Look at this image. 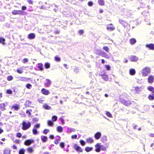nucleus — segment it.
<instances>
[{"label":"nucleus","mask_w":154,"mask_h":154,"mask_svg":"<svg viewBox=\"0 0 154 154\" xmlns=\"http://www.w3.org/2000/svg\"><path fill=\"white\" fill-rule=\"evenodd\" d=\"M101 55L102 56L106 58H109V56L105 52L103 51L102 52V53L101 54Z\"/></svg>","instance_id":"25"},{"label":"nucleus","mask_w":154,"mask_h":154,"mask_svg":"<svg viewBox=\"0 0 154 154\" xmlns=\"http://www.w3.org/2000/svg\"><path fill=\"white\" fill-rule=\"evenodd\" d=\"M34 140H26L24 142V144L26 146H29L32 143H33Z\"/></svg>","instance_id":"8"},{"label":"nucleus","mask_w":154,"mask_h":154,"mask_svg":"<svg viewBox=\"0 0 154 154\" xmlns=\"http://www.w3.org/2000/svg\"><path fill=\"white\" fill-rule=\"evenodd\" d=\"M32 132L33 134H36L38 133V131L36 129L34 128L32 130Z\"/></svg>","instance_id":"48"},{"label":"nucleus","mask_w":154,"mask_h":154,"mask_svg":"<svg viewBox=\"0 0 154 154\" xmlns=\"http://www.w3.org/2000/svg\"><path fill=\"white\" fill-rule=\"evenodd\" d=\"M102 51H101L100 50L97 49L94 52L96 54H101L102 53Z\"/></svg>","instance_id":"36"},{"label":"nucleus","mask_w":154,"mask_h":154,"mask_svg":"<svg viewBox=\"0 0 154 154\" xmlns=\"http://www.w3.org/2000/svg\"><path fill=\"white\" fill-rule=\"evenodd\" d=\"M93 149V148L92 147H87L85 148V150L87 152H88Z\"/></svg>","instance_id":"29"},{"label":"nucleus","mask_w":154,"mask_h":154,"mask_svg":"<svg viewBox=\"0 0 154 154\" xmlns=\"http://www.w3.org/2000/svg\"><path fill=\"white\" fill-rule=\"evenodd\" d=\"M40 125L39 124H37L34 126V127L36 128H39L40 127Z\"/></svg>","instance_id":"62"},{"label":"nucleus","mask_w":154,"mask_h":154,"mask_svg":"<svg viewBox=\"0 0 154 154\" xmlns=\"http://www.w3.org/2000/svg\"><path fill=\"white\" fill-rule=\"evenodd\" d=\"M87 142L89 143H92L94 142L93 139L91 137H89L86 139V140Z\"/></svg>","instance_id":"23"},{"label":"nucleus","mask_w":154,"mask_h":154,"mask_svg":"<svg viewBox=\"0 0 154 154\" xmlns=\"http://www.w3.org/2000/svg\"><path fill=\"white\" fill-rule=\"evenodd\" d=\"M149 136L151 137H154V134H149Z\"/></svg>","instance_id":"64"},{"label":"nucleus","mask_w":154,"mask_h":154,"mask_svg":"<svg viewBox=\"0 0 154 154\" xmlns=\"http://www.w3.org/2000/svg\"><path fill=\"white\" fill-rule=\"evenodd\" d=\"M146 47L149 48L150 50H154V44L151 43L147 44L146 45Z\"/></svg>","instance_id":"10"},{"label":"nucleus","mask_w":154,"mask_h":154,"mask_svg":"<svg viewBox=\"0 0 154 154\" xmlns=\"http://www.w3.org/2000/svg\"><path fill=\"white\" fill-rule=\"evenodd\" d=\"M136 73V71L134 69H131L129 70V74L132 75H134Z\"/></svg>","instance_id":"19"},{"label":"nucleus","mask_w":154,"mask_h":154,"mask_svg":"<svg viewBox=\"0 0 154 154\" xmlns=\"http://www.w3.org/2000/svg\"><path fill=\"white\" fill-rule=\"evenodd\" d=\"M78 32L80 35H82L84 33V31L83 30H80Z\"/></svg>","instance_id":"51"},{"label":"nucleus","mask_w":154,"mask_h":154,"mask_svg":"<svg viewBox=\"0 0 154 154\" xmlns=\"http://www.w3.org/2000/svg\"><path fill=\"white\" fill-rule=\"evenodd\" d=\"M11 109H14V110H18L19 109V106L17 104H14L12 106Z\"/></svg>","instance_id":"18"},{"label":"nucleus","mask_w":154,"mask_h":154,"mask_svg":"<svg viewBox=\"0 0 154 154\" xmlns=\"http://www.w3.org/2000/svg\"><path fill=\"white\" fill-rule=\"evenodd\" d=\"M27 88L30 89L32 88V85L30 84H27L26 86Z\"/></svg>","instance_id":"45"},{"label":"nucleus","mask_w":154,"mask_h":154,"mask_svg":"<svg viewBox=\"0 0 154 154\" xmlns=\"http://www.w3.org/2000/svg\"><path fill=\"white\" fill-rule=\"evenodd\" d=\"M88 5L89 6H91L93 5V2H89L88 3Z\"/></svg>","instance_id":"61"},{"label":"nucleus","mask_w":154,"mask_h":154,"mask_svg":"<svg viewBox=\"0 0 154 154\" xmlns=\"http://www.w3.org/2000/svg\"><path fill=\"white\" fill-rule=\"evenodd\" d=\"M132 90L135 93L137 94L140 93L141 91V87H133L132 88Z\"/></svg>","instance_id":"3"},{"label":"nucleus","mask_w":154,"mask_h":154,"mask_svg":"<svg viewBox=\"0 0 154 154\" xmlns=\"http://www.w3.org/2000/svg\"><path fill=\"white\" fill-rule=\"evenodd\" d=\"M5 38H0V42L1 43H2L3 44H5Z\"/></svg>","instance_id":"37"},{"label":"nucleus","mask_w":154,"mask_h":154,"mask_svg":"<svg viewBox=\"0 0 154 154\" xmlns=\"http://www.w3.org/2000/svg\"><path fill=\"white\" fill-rule=\"evenodd\" d=\"M43 107L46 109L49 110L51 109V106H48L47 104H45L43 105Z\"/></svg>","instance_id":"31"},{"label":"nucleus","mask_w":154,"mask_h":154,"mask_svg":"<svg viewBox=\"0 0 154 154\" xmlns=\"http://www.w3.org/2000/svg\"><path fill=\"white\" fill-rule=\"evenodd\" d=\"M22 136V134H21L20 133H18L17 134V137H20Z\"/></svg>","instance_id":"59"},{"label":"nucleus","mask_w":154,"mask_h":154,"mask_svg":"<svg viewBox=\"0 0 154 154\" xmlns=\"http://www.w3.org/2000/svg\"><path fill=\"white\" fill-rule=\"evenodd\" d=\"M23 11L21 10H14L12 12V14L14 15L16 14H22Z\"/></svg>","instance_id":"5"},{"label":"nucleus","mask_w":154,"mask_h":154,"mask_svg":"<svg viewBox=\"0 0 154 154\" xmlns=\"http://www.w3.org/2000/svg\"><path fill=\"white\" fill-rule=\"evenodd\" d=\"M35 33H30L28 35V38L30 39H34L35 38Z\"/></svg>","instance_id":"16"},{"label":"nucleus","mask_w":154,"mask_h":154,"mask_svg":"<svg viewBox=\"0 0 154 154\" xmlns=\"http://www.w3.org/2000/svg\"><path fill=\"white\" fill-rule=\"evenodd\" d=\"M25 150L23 149H20L19 151V154H24Z\"/></svg>","instance_id":"39"},{"label":"nucleus","mask_w":154,"mask_h":154,"mask_svg":"<svg viewBox=\"0 0 154 154\" xmlns=\"http://www.w3.org/2000/svg\"><path fill=\"white\" fill-rule=\"evenodd\" d=\"M103 49L105 50L106 52H109V48L107 46H104L103 47Z\"/></svg>","instance_id":"41"},{"label":"nucleus","mask_w":154,"mask_h":154,"mask_svg":"<svg viewBox=\"0 0 154 154\" xmlns=\"http://www.w3.org/2000/svg\"><path fill=\"white\" fill-rule=\"evenodd\" d=\"M80 143L82 146H84L85 144V142L82 140L80 141Z\"/></svg>","instance_id":"50"},{"label":"nucleus","mask_w":154,"mask_h":154,"mask_svg":"<svg viewBox=\"0 0 154 154\" xmlns=\"http://www.w3.org/2000/svg\"><path fill=\"white\" fill-rule=\"evenodd\" d=\"M151 69L150 67L146 66L144 67L141 71V73L144 77L146 76L151 72Z\"/></svg>","instance_id":"1"},{"label":"nucleus","mask_w":154,"mask_h":154,"mask_svg":"<svg viewBox=\"0 0 154 154\" xmlns=\"http://www.w3.org/2000/svg\"><path fill=\"white\" fill-rule=\"evenodd\" d=\"M44 83L46 87H49L50 85L51 84V82L50 80L46 79L44 81Z\"/></svg>","instance_id":"4"},{"label":"nucleus","mask_w":154,"mask_h":154,"mask_svg":"<svg viewBox=\"0 0 154 154\" xmlns=\"http://www.w3.org/2000/svg\"><path fill=\"white\" fill-rule=\"evenodd\" d=\"M57 131L59 132H61L63 131V128L61 126H58L57 128Z\"/></svg>","instance_id":"32"},{"label":"nucleus","mask_w":154,"mask_h":154,"mask_svg":"<svg viewBox=\"0 0 154 154\" xmlns=\"http://www.w3.org/2000/svg\"><path fill=\"white\" fill-rule=\"evenodd\" d=\"M7 103H2L0 104V109L3 111L6 109L5 106L7 105Z\"/></svg>","instance_id":"9"},{"label":"nucleus","mask_w":154,"mask_h":154,"mask_svg":"<svg viewBox=\"0 0 154 154\" xmlns=\"http://www.w3.org/2000/svg\"><path fill=\"white\" fill-rule=\"evenodd\" d=\"M96 148L95 151L97 152H99L100 151V143H97L95 145Z\"/></svg>","instance_id":"12"},{"label":"nucleus","mask_w":154,"mask_h":154,"mask_svg":"<svg viewBox=\"0 0 154 154\" xmlns=\"http://www.w3.org/2000/svg\"><path fill=\"white\" fill-rule=\"evenodd\" d=\"M41 139L43 142H45L47 140V137L46 136H41Z\"/></svg>","instance_id":"28"},{"label":"nucleus","mask_w":154,"mask_h":154,"mask_svg":"<svg viewBox=\"0 0 154 154\" xmlns=\"http://www.w3.org/2000/svg\"><path fill=\"white\" fill-rule=\"evenodd\" d=\"M153 88L151 86H149L147 87V89L149 91H151L152 90Z\"/></svg>","instance_id":"49"},{"label":"nucleus","mask_w":154,"mask_h":154,"mask_svg":"<svg viewBox=\"0 0 154 154\" xmlns=\"http://www.w3.org/2000/svg\"><path fill=\"white\" fill-rule=\"evenodd\" d=\"M75 129L74 128H70L69 130V132L71 133L72 132H74L75 131Z\"/></svg>","instance_id":"60"},{"label":"nucleus","mask_w":154,"mask_h":154,"mask_svg":"<svg viewBox=\"0 0 154 154\" xmlns=\"http://www.w3.org/2000/svg\"><path fill=\"white\" fill-rule=\"evenodd\" d=\"M13 79V77L11 75H10L8 77H7V80L8 81H11Z\"/></svg>","instance_id":"47"},{"label":"nucleus","mask_w":154,"mask_h":154,"mask_svg":"<svg viewBox=\"0 0 154 154\" xmlns=\"http://www.w3.org/2000/svg\"><path fill=\"white\" fill-rule=\"evenodd\" d=\"M154 80V76L150 75L148 78V82L150 83L153 82Z\"/></svg>","instance_id":"7"},{"label":"nucleus","mask_w":154,"mask_h":154,"mask_svg":"<svg viewBox=\"0 0 154 154\" xmlns=\"http://www.w3.org/2000/svg\"><path fill=\"white\" fill-rule=\"evenodd\" d=\"M77 135H72L71 136V138L73 139H76L77 138Z\"/></svg>","instance_id":"53"},{"label":"nucleus","mask_w":154,"mask_h":154,"mask_svg":"<svg viewBox=\"0 0 154 154\" xmlns=\"http://www.w3.org/2000/svg\"><path fill=\"white\" fill-rule=\"evenodd\" d=\"M27 151L28 152L31 153L33 151V150L32 148L30 147L28 148Z\"/></svg>","instance_id":"38"},{"label":"nucleus","mask_w":154,"mask_h":154,"mask_svg":"<svg viewBox=\"0 0 154 154\" xmlns=\"http://www.w3.org/2000/svg\"><path fill=\"white\" fill-rule=\"evenodd\" d=\"M101 136V133L98 132H97L94 135V137L97 140H98L100 137Z\"/></svg>","instance_id":"15"},{"label":"nucleus","mask_w":154,"mask_h":154,"mask_svg":"<svg viewBox=\"0 0 154 154\" xmlns=\"http://www.w3.org/2000/svg\"><path fill=\"white\" fill-rule=\"evenodd\" d=\"M119 22L124 27L126 26L128 24L126 22L122 19H119Z\"/></svg>","instance_id":"13"},{"label":"nucleus","mask_w":154,"mask_h":154,"mask_svg":"<svg viewBox=\"0 0 154 154\" xmlns=\"http://www.w3.org/2000/svg\"><path fill=\"white\" fill-rule=\"evenodd\" d=\"M55 60L57 62H60L61 60V59L60 57H58L57 56H55L54 57Z\"/></svg>","instance_id":"40"},{"label":"nucleus","mask_w":154,"mask_h":154,"mask_svg":"<svg viewBox=\"0 0 154 154\" xmlns=\"http://www.w3.org/2000/svg\"><path fill=\"white\" fill-rule=\"evenodd\" d=\"M100 150H102L103 151H105L106 150V148L104 147L103 145H101V143H100Z\"/></svg>","instance_id":"34"},{"label":"nucleus","mask_w":154,"mask_h":154,"mask_svg":"<svg viewBox=\"0 0 154 154\" xmlns=\"http://www.w3.org/2000/svg\"><path fill=\"white\" fill-rule=\"evenodd\" d=\"M138 59L137 57L134 55L131 56L130 58V60L133 62H136Z\"/></svg>","instance_id":"6"},{"label":"nucleus","mask_w":154,"mask_h":154,"mask_svg":"<svg viewBox=\"0 0 154 154\" xmlns=\"http://www.w3.org/2000/svg\"><path fill=\"white\" fill-rule=\"evenodd\" d=\"M11 150L10 149L6 148L3 151L4 154H11Z\"/></svg>","instance_id":"20"},{"label":"nucleus","mask_w":154,"mask_h":154,"mask_svg":"<svg viewBox=\"0 0 154 154\" xmlns=\"http://www.w3.org/2000/svg\"><path fill=\"white\" fill-rule=\"evenodd\" d=\"M49 131V130L48 129H45L43 131V133L44 134H46Z\"/></svg>","instance_id":"54"},{"label":"nucleus","mask_w":154,"mask_h":154,"mask_svg":"<svg viewBox=\"0 0 154 154\" xmlns=\"http://www.w3.org/2000/svg\"><path fill=\"white\" fill-rule=\"evenodd\" d=\"M130 42L131 44L133 45L136 42V40L135 38H132L130 39Z\"/></svg>","instance_id":"27"},{"label":"nucleus","mask_w":154,"mask_h":154,"mask_svg":"<svg viewBox=\"0 0 154 154\" xmlns=\"http://www.w3.org/2000/svg\"><path fill=\"white\" fill-rule=\"evenodd\" d=\"M74 148L77 151H79L81 152H82V149L81 148L78 146H77V144H75L74 146Z\"/></svg>","instance_id":"17"},{"label":"nucleus","mask_w":154,"mask_h":154,"mask_svg":"<svg viewBox=\"0 0 154 154\" xmlns=\"http://www.w3.org/2000/svg\"><path fill=\"white\" fill-rule=\"evenodd\" d=\"M41 92L43 94L45 95H48L50 93L49 91L44 88L42 89Z\"/></svg>","instance_id":"14"},{"label":"nucleus","mask_w":154,"mask_h":154,"mask_svg":"<svg viewBox=\"0 0 154 154\" xmlns=\"http://www.w3.org/2000/svg\"><path fill=\"white\" fill-rule=\"evenodd\" d=\"M57 117L56 116H54L52 117V120L53 122H55L57 121Z\"/></svg>","instance_id":"42"},{"label":"nucleus","mask_w":154,"mask_h":154,"mask_svg":"<svg viewBox=\"0 0 154 154\" xmlns=\"http://www.w3.org/2000/svg\"><path fill=\"white\" fill-rule=\"evenodd\" d=\"M20 80L22 81H25L27 80V78L25 77H21L20 79Z\"/></svg>","instance_id":"52"},{"label":"nucleus","mask_w":154,"mask_h":154,"mask_svg":"<svg viewBox=\"0 0 154 154\" xmlns=\"http://www.w3.org/2000/svg\"><path fill=\"white\" fill-rule=\"evenodd\" d=\"M22 129L23 130H26L29 128L31 126V123L28 121L26 122L25 121H23L22 122Z\"/></svg>","instance_id":"2"},{"label":"nucleus","mask_w":154,"mask_h":154,"mask_svg":"<svg viewBox=\"0 0 154 154\" xmlns=\"http://www.w3.org/2000/svg\"><path fill=\"white\" fill-rule=\"evenodd\" d=\"M26 113L29 115V116H30L31 115L30 112L29 111L27 110L26 111Z\"/></svg>","instance_id":"63"},{"label":"nucleus","mask_w":154,"mask_h":154,"mask_svg":"<svg viewBox=\"0 0 154 154\" xmlns=\"http://www.w3.org/2000/svg\"><path fill=\"white\" fill-rule=\"evenodd\" d=\"M38 67L42 71L43 70V65L42 64L38 63Z\"/></svg>","instance_id":"33"},{"label":"nucleus","mask_w":154,"mask_h":154,"mask_svg":"<svg viewBox=\"0 0 154 154\" xmlns=\"http://www.w3.org/2000/svg\"><path fill=\"white\" fill-rule=\"evenodd\" d=\"M7 93L8 94H12V91L10 89H8L7 91Z\"/></svg>","instance_id":"55"},{"label":"nucleus","mask_w":154,"mask_h":154,"mask_svg":"<svg viewBox=\"0 0 154 154\" xmlns=\"http://www.w3.org/2000/svg\"><path fill=\"white\" fill-rule=\"evenodd\" d=\"M100 75L102 76L103 79L105 81H107L108 80V78L107 75L103 74L101 75Z\"/></svg>","instance_id":"21"},{"label":"nucleus","mask_w":154,"mask_h":154,"mask_svg":"<svg viewBox=\"0 0 154 154\" xmlns=\"http://www.w3.org/2000/svg\"><path fill=\"white\" fill-rule=\"evenodd\" d=\"M121 102L122 103L127 106H128L131 104V101L129 100L127 101L124 100H123L121 101Z\"/></svg>","instance_id":"11"},{"label":"nucleus","mask_w":154,"mask_h":154,"mask_svg":"<svg viewBox=\"0 0 154 154\" xmlns=\"http://www.w3.org/2000/svg\"><path fill=\"white\" fill-rule=\"evenodd\" d=\"M29 60L28 59L25 58L23 59V63H25L28 62Z\"/></svg>","instance_id":"46"},{"label":"nucleus","mask_w":154,"mask_h":154,"mask_svg":"<svg viewBox=\"0 0 154 154\" xmlns=\"http://www.w3.org/2000/svg\"><path fill=\"white\" fill-rule=\"evenodd\" d=\"M79 69L78 67H76L75 68V69L74 70V72L77 73L79 72Z\"/></svg>","instance_id":"57"},{"label":"nucleus","mask_w":154,"mask_h":154,"mask_svg":"<svg viewBox=\"0 0 154 154\" xmlns=\"http://www.w3.org/2000/svg\"><path fill=\"white\" fill-rule=\"evenodd\" d=\"M60 146L62 148H63L64 146V143H61L60 144Z\"/></svg>","instance_id":"58"},{"label":"nucleus","mask_w":154,"mask_h":154,"mask_svg":"<svg viewBox=\"0 0 154 154\" xmlns=\"http://www.w3.org/2000/svg\"><path fill=\"white\" fill-rule=\"evenodd\" d=\"M48 125L50 126H52L53 125V123L50 120H48Z\"/></svg>","instance_id":"44"},{"label":"nucleus","mask_w":154,"mask_h":154,"mask_svg":"<svg viewBox=\"0 0 154 154\" xmlns=\"http://www.w3.org/2000/svg\"><path fill=\"white\" fill-rule=\"evenodd\" d=\"M31 103L32 102L31 101L29 100H27L26 101L24 105L26 107H28L31 104Z\"/></svg>","instance_id":"24"},{"label":"nucleus","mask_w":154,"mask_h":154,"mask_svg":"<svg viewBox=\"0 0 154 154\" xmlns=\"http://www.w3.org/2000/svg\"><path fill=\"white\" fill-rule=\"evenodd\" d=\"M106 114L107 116L108 117H110V118L112 117V115L111 114V113L109 112H107V111L106 112Z\"/></svg>","instance_id":"43"},{"label":"nucleus","mask_w":154,"mask_h":154,"mask_svg":"<svg viewBox=\"0 0 154 154\" xmlns=\"http://www.w3.org/2000/svg\"><path fill=\"white\" fill-rule=\"evenodd\" d=\"M98 2L99 5H100L103 6L104 5V2L103 0H98Z\"/></svg>","instance_id":"30"},{"label":"nucleus","mask_w":154,"mask_h":154,"mask_svg":"<svg viewBox=\"0 0 154 154\" xmlns=\"http://www.w3.org/2000/svg\"><path fill=\"white\" fill-rule=\"evenodd\" d=\"M107 29L108 30H110L111 31H112L115 29V27L112 26V24H110L109 26L107 27Z\"/></svg>","instance_id":"22"},{"label":"nucleus","mask_w":154,"mask_h":154,"mask_svg":"<svg viewBox=\"0 0 154 154\" xmlns=\"http://www.w3.org/2000/svg\"><path fill=\"white\" fill-rule=\"evenodd\" d=\"M50 67V64L49 63H46L45 64V67L46 69L49 68Z\"/></svg>","instance_id":"35"},{"label":"nucleus","mask_w":154,"mask_h":154,"mask_svg":"<svg viewBox=\"0 0 154 154\" xmlns=\"http://www.w3.org/2000/svg\"><path fill=\"white\" fill-rule=\"evenodd\" d=\"M105 67L107 70H109L110 69V66L109 65H106Z\"/></svg>","instance_id":"56"},{"label":"nucleus","mask_w":154,"mask_h":154,"mask_svg":"<svg viewBox=\"0 0 154 154\" xmlns=\"http://www.w3.org/2000/svg\"><path fill=\"white\" fill-rule=\"evenodd\" d=\"M148 99L151 100H154V94H149L148 97Z\"/></svg>","instance_id":"26"}]
</instances>
